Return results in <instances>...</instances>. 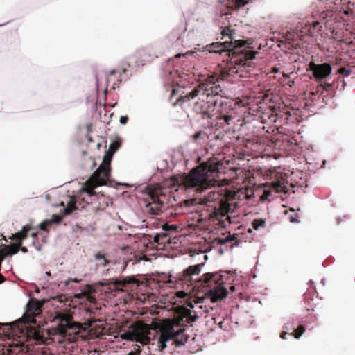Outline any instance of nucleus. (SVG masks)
I'll return each mask as SVG.
<instances>
[{"mask_svg":"<svg viewBox=\"0 0 355 355\" xmlns=\"http://www.w3.org/2000/svg\"><path fill=\"white\" fill-rule=\"evenodd\" d=\"M248 232L249 233H251V232H252V230H251V229H248Z\"/></svg>","mask_w":355,"mask_h":355,"instance_id":"57","label":"nucleus"},{"mask_svg":"<svg viewBox=\"0 0 355 355\" xmlns=\"http://www.w3.org/2000/svg\"><path fill=\"white\" fill-rule=\"evenodd\" d=\"M248 31L250 35L251 34V26L249 25H245V32Z\"/></svg>","mask_w":355,"mask_h":355,"instance_id":"45","label":"nucleus"},{"mask_svg":"<svg viewBox=\"0 0 355 355\" xmlns=\"http://www.w3.org/2000/svg\"><path fill=\"white\" fill-rule=\"evenodd\" d=\"M192 139L194 141H196L198 140L207 141V133L203 132L202 130H199L192 136Z\"/></svg>","mask_w":355,"mask_h":355,"instance_id":"31","label":"nucleus"},{"mask_svg":"<svg viewBox=\"0 0 355 355\" xmlns=\"http://www.w3.org/2000/svg\"><path fill=\"white\" fill-rule=\"evenodd\" d=\"M184 331V328L178 325V322L164 321L157 343L159 349L163 351L167 347L168 342H171V345L177 347L184 345L188 340Z\"/></svg>","mask_w":355,"mask_h":355,"instance_id":"6","label":"nucleus"},{"mask_svg":"<svg viewBox=\"0 0 355 355\" xmlns=\"http://www.w3.org/2000/svg\"><path fill=\"white\" fill-rule=\"evenodd\" d=\"M244 46V40H235V43L231 41H225L223 42H213L207 45L205 49L209 53H218L221 54L223 52H227L229 60L227 63L232 65H241L244 67L243 62L244 60V50L241 48Z\"/></svg>","mask_w":355,"mask_h":355,"instance_id":"7","label":"nucleus"},{"mask_svg":"<svg viewBox=\"0 0 355 355\" xmlns=\"http://www.w3.org/2000/svg\"><path fill=\"white\" fill-rule=\"evenodd\" d=\"M237 234L227 235L224 237H219L214 239V242L217 245H226V248L229 247L232 249L234 245H238L239 240L237 239Z\"/></svg>","mask_w":355,"mask_h":355,"instance_id":"21","label":"nucleus"},{"mask_svg":"<svg viewBox=\"0 0 355 355\" xmlns=\"http://www.w3.org/2000/svg\"><path fill=\"white\" fill-rule=\"evenodd\" d=\"M236 68H219L218 72H214L208 78V83L200 84L195 87L191 92L186 95H181L178 97L177 101L174 103H182L200 96L202 101H207V103L210 102L208 98L211 96L221 95L223 89L220 85H216L217 82L221 80H229L230 72H234Z\"/></svg>","mask_w":355,"mask_h":355,"instance_id":"3","label":"nucleus"},{"mask_svg":"<svg viewBox=\"0 0 355 355\" xmlns=\"http://www.w3.org/2000/svg\"><path fill=\"white\" fill-rule=\"evenodd\" d=\"M230 164V160L211 157L193 168L188 175L172 178L174 184H182L186 188H196L200 193L213 187L206 199L207 217L223 228H225L227 223H231L230 214L239 206L240 193H243L242 189L232 191L215 187L220 181H227L233 176L234 167Z\"/></svg>","mask_w":355,"mask_h":355,"instance_id":"1","label":"nucleus"},{"mask_svg":"<svg viewBox=\"0 0 355 355\" xmlns=\"http://www.w3.org/2000/svg\"><path fill=\"white\" fill-rule=\"evenodd\" d=\"M83 189L91 196H94L96 198L93 204V209L95 210H104L106 207H108V205L110 202V200L106 197L105 196L101 195H95L94 192V189L91 191H87L86 189L85 183L84 184Z\"/></svg>","mask_w":355,"mask_h":355,"instance_id":"20","label":"nucleus"},{"mask_svg":"<svg viewBox=\"0 0 355 355\" xmlns=\"http://www.w3.org/2000/svg\"><path fill=\"white\" fill-rule=\"evenodd\" d=\"M19 250H21L24 253L27 252V251H28L27 248L26 247L22 246V245H21V248H19Z\"/></svg>","mask_w":355,"mask_h":355,"instance_id":"46","label":"nucleus"},{"mask_svg":"<svg viewBox=\"0 0 355 355\" xmlns=\"http://www.w3.org/2000/svg\"><path fill=\"white\" fill-rule=\"evenodd\" d=\"M175 89H173V95L175 94Z\"/></svg>","mask_w":355,"mask_h":355,"instance_id":"59","label":"nucleus"},{"mask_svg":"<svg viewBox=\"0 0 355 355\" xmlns=\"http://www.w3.org/2000/svg\"><path fill=\"white\" fill-rule=\"evenodd\" d=\"M208 311H208V309H207L206 307H205V310H203V312H204V313H208Z\"/></svg>","mask_w":355,"mask_h":355,"instance_id":"54","label":"nucleus"},{"mask_svg":"<svg viewBox=\"0 0 355 355\" xmlns=\"http://www.w3.org/2000/svg\"><path fill=\"white\" fill-rule=\"evenodd\" d=\"M94 259L98 261L96 264L98 267H106L111 261L106 258V255L101 252H98L94 256Z\"/></svg>","mask_w":355,"mask_h":355,"instance_id":"26","label":"nucleus"},{"mask_svg":"<svg viewBox=\"0 0 355 355\" xmlns=\"http://www.w3.org/2000/svg\"><path fill=\"white\" fill-rule=\"evenodd\" d=\"M270 188L276 193H285L288 191V189L285 186L284 183L280 180H277L271 183Z\"/></svg>","mask_w":355,"mask_h":355,"instance_id":"27","label":"nucleus"},{"mask_svg":"<svg viewBox=\"0 0 355 355\" xmlns=\"http://www.w3.org/2000/svg\"><path fill=\"white\" fill-rule=\"evenodd\" d=\"M337 74H340L344 77L353 75L352 78H354L355 76V71H353L351 68H339L336 73V75Z\"/></svg>","mask_w":355,"mask_h":355,"instance_id":"30","label":"nucleus"},{"mask_svg":"<svg viewBox=\"0 0 355 355\" xmlns=\"http://www.w3.org/2000/svg\"><path fill=\"white\" fill-rule=\"evenodd\" d=\"M160 192L159 189L150 190L148 192L149 198L152 201L146 205V207L148 212L152 215H158L163 207L164 204L159 197Z\"/></svg>","mask_w":355,"mask_h":355,"instance_id":"16","label":"nucleus"},{"mask_svg":"<svg viewBox=\"0 0 355 355\" xmlns=\"http://www.w3.org/2000/svg\"><path fill=\"white\" fill-rule=\"evenodd\" d=\"M274 40H268L265 43L255 41L252 37L245 38V67H251L248 65L247 62L257 65L259 64L257 60L263 58L264 52L274 45Z\"/></svg>","mask_w":355,"mask_h":355,"instance_id":"9","label":"nucleus"},{"mask_svg":"<svg viewBox=\"0 0 355 355\" xmlns=\"http://www.w3.org/2000/svg\"><path fill=\"white\" fill-rule=\"evenodd\" d=\"M73 282H79V280H78L77 279H74L73 280Z\"/></svg>","mask_w":355,"mask_h":355,"instance_id":"56","label":"nucleus"},{"mask_svg":"<svg viewBox=\"0 0 355 355\" xmlns=\"http://www.w3.org/2000/svg\"><path fill=\"white\" fill-rule=\"evenodd\" d=\"M131 331H125L121 334V338L123 340L139 342L143 345L148 344L150 341L151 328L149 324H145L141 321L136 322L132 324Z\"/></svg>","mask_w":355,"mask_h":355,"instance_id":"11","label":"nucleus"},{"mask_svg":"<svg viewBox=\"0 0 355 355\" xmlns=\"http://www.w3.org/2000/svg\"><path fill=\"white\" fill-rule=\"evenodd\" d=\"M192 311L184 306H180L178 308L176 315L173 319H167L164 321H172L177 322L178 325L183 326L184 322H193L198 318L196 315H192Z\"/></svg>","mask_w":355,"mask_h":355,"instance_id":"17","label":"nucleus"},{"mask_svg":"<svg viewBox=\"0 0 355 355\" xmlns=\"http://www.w3.org/2000/svg\"><path fill=\"white\" fill-rule=\"evenodd\" d=\"M249 142H250V141L248 139H245V148L248 147V144Z\"/></svg>","mask_w":355,"mask_h":355,"instance_id":"50","label":"nucleus"},{"mask_svg":"<svg viewBox=\"0 0 355 355\" xmlns=\"http://www.w3.org/2000/svg\"><path fill=\"white\" fill-rule=\"evenodd\" d=\"M312 71V74L318 83L324 80V83L322 84L324 88V92H331L335 89L338 87V78H334L331 83H329V80L331 79V73L332 68H309Z\"/></svg>","mask_w":355,"mask_h":355,"instance_id":"12","label":"nucleus"},{"mask_svg":"<svg viewBox=\"0 0 355 355\" xmlns=\"http://www.w3.org/2000/svg\"><path fill=\"white\" fill-rule=\"evenodd\" d=\"M75 209H76V203L71 200L67 207L64 209V214L69 215L71 214Z\"/></svg>","mask_w":355,"mask_h":355,"instance_id":"34","label":"nucleus"},{"mask_svg":"<svg viewBox=\"0 0 355 355\" xmlns=\"http://www.w3.org/2000/svg\"><path fill=\"white\" fill-rule=\"evenodd\" d=\"M136 282L137 281L135 278L127 277L121 280H116L114 284L117 289L123 291L124 289H128L129 284Z\"/></svg>","mask_w":355,"mask_h":355,"instance_id":"25","label":"nucleus"},{"mask_svg":"<svg viewBox=\"0 0 355 355\" xmlns=\"http://www.w3.org/2000/svg\"><path fill=\"white\" fill-rule=\"evenodd\" d=\"M51 224V222L49 220H44L40 224V229L44 231H48L47 227Z\"/></svg>","mask_w":355,"mask_h":355,"instance_id":"37","label":"nucleus"},{"mask_svg":"<svg viewBox=\"0 0 355 355\" xmlns=\"http://www.w3.org/2000/svg\"><path fill=\"white\" fill-rule=\"evenodd\" d=\"M80 328V324L71 321L69 317L62 315L55 330L58 334L66 337L72 333L78 332Z\"/></svg>","mask_w":355,"mask_h":355,"instance_id":"15","label":"nucleus"},{"mask_svg":"<svg viewBox=\"0 0 355 355\" xmlns=\"http://www.w3.org/2000/svg\"><path fill=\"white\" fill-rule=\"evenodd\" d=\"M272 71L273 72L276 73V72H277V71H278V69H277V68L273 67V68H272Z\"/></svg>","mask_w":355,"mask_h":355,"instance_id":"49","label":"nucleus"},{"mask_svg":"<svg viewBox=\"0 0 355 355\" xmlns=\"http://www.w3.org/2000/svg\"><path fill=\"white\" fill-rule=\"evenodd\" d=\"M180 56H182L181 54H178L175 55V58H180ZM182 56H184V55H182Z\"/></svg>","mask_w":355,"mask_h":355,"instance_id":"53","label":"nucleus"},{"mask_svg":"<svg viewBox=\"0 0 355 355\" xmlns=\"http://www.w3.org/2000/svg\"><path fill=\"white\" fill-rule=\"evenodd\" d=\"M265 220L263 219H255L252 222V227L254 230H258L259 227H263Z\"/></svg>","mask_w":355,"mask_h":355,"instance_id":"35","label":"nucleus"},{"mask_svg":"<svg viewBox=\"0 0 355 355\" xmlns=\"http://www.w3.org/2000/svg\"><path fill=\"white\" fill-rule=\"evenodd\" d=\"M305 331V327L303 325H300L293 333L291 334L295 338H299Z\"/></svg>","mask_w":355,"mask_h":355,"instance_id":"33","label":"nucleus"},{"mask_svg":"<svg viewBox=\"0 0 355 355\" xmlns=\"http://www.w3.org/2000/svg\"><path fill=\"white\" fill-rule=\"evenodd\" d=\"M256 1L257 0H245V5L248 4L249 3H253Z\"/></svg>","mask_w":355,"mask_h":355,"instance_id":"48","label":"nucleus"},{"mask_svg":"<svg viewBox=\"0 0 355 355\" xmlns=\"http://www.w3.org/2000/svg\"><path fill=\"white\" fill-rule=\"evenodd\" d=\"M128 121V117L127 116H122L120 118V123L121 124H126Z\"/></svg>","mask_w":355,"mask_h":355,"instance_id":"42","label":"nucleus"},{"mask_svg":"<svg viewBox=\"0 0 355 355\" xmlns=\"http://www.w3.org/2000/svg\"><path fill=\"white\" fill-rule=\"evenodd\" d=\"M271 196L270 190H264L263 194L260 196V199L263 201L268 199V198Z\"/></svg>","mask_w":355,"mask_h":355,"instance_id":"38","label":"nucleus"},{"mask_svg":"<svg viewBox=\"0 0 355 355\" xmlns=\"http://www.w3.org/2000/svg\"><path fill=\"white\" fill-rule=\"evenodd\" d=\"M245 98H247V101H245V114L248 110L249 116H256L259 113H261L263 114V116L260 115L259 117L261 118L263 121H266L267 116L271 123H276L280 117V113H277L275 111L270 110L269 114L262 112V110L267 102L271 100L268 94L260 92H253L248 96L245 95ZM247 117L248 116L245 115V125L250 123L249 120L247 121Z\"/></svg>","mask_w":355,"mask_h":355,"instance_id":"5","label":"nucleus"},{"mask_svg":"<svg viewBox=\"0 0 355 355\" xmlns=\"http://www.w3.org/2000/svg\"><path fill=\"white\" fill-rule=\"evenodd\" d=\"M233 7L234 8H240L243 6H244V0H234L233 1Z\"/></svg>","mask_w":355,"mask_h":355,"instance_id":"39","label":"nucleus"},{"mask_svg":"<svg viewBox=\"0 0 355 355\" xmlns=\"http://www.w3.org/2000/svg\"><path fill=\"white\" fill-rule=\"evenodd\" d=\"M31 236L33 237V238H36L37 236V232H32L31 234Z\"/></svg>","mask_w":355,"mask_h":355,"instance_id":"47","label":"nucleus"},{"mask_svg":"<svg viewBox=\"0 0 355 355\" xmlns=\"http://www.w3.org/2000/svg\"><path fill=\"white\" fill-rule=\"evenodd\" d=\"M283 76L284 78V83L289 87H292L294 84V80L297 77V72L295 71H291L288 73L283 72Z\"/></svg>","mask_w":355,"mask_h":355,"instance_id":"28","label":"nucleus"},{"mask_svg":"<svg viewBox=\"0 0 355 355\" xmlns=\"http://www.w3.org/2000/svg\"><path fill=\"white\" fill-rule=\"evenodd\" d=\"M23 321L17 322L15 336L17 337L16 345H22L28 338H33L36 343L44 342L45 337L40 329L28 326Z\"/></svg>","mask_w":355,"mask_h":355,"instance_id":"10","label":"nucleus"},{"mask_svg":"<svg viewBox=\"0 0 355 355\" xmlns=\"http://www.w3.org/2000/svg\"><path fill=\"white\" fill-rule=\"evenodd\" d=\"M332 80H333L332 78H331V79H330V80H329V83H331Z\"/></svg>","mask_w":355,"mask_h":355,"instance_id":"60","label":"nucleus"},{"mask_svg":"<svg viewBox=\"0 0 355 355\" xmlns=\"http://www.w3.org/2000/svg\"><path fill=\"white\" fill-rule=\"evenodd\" d=\"M200 114L202 120L207 121V126H205L202 130L207 133V139H209L213 133V122L211 121L212 116L207 110H202Z\"/></svg>","mask_w":355,"mask_h":355,"instance_id":"23","label":"nucleus"},{"mask_svg":"<svg viewBox=\"0 0 355 355\" xmlns=\"http://www.w3.org/2000/svg\"><path fill=\"white\" fill-rule=\"evenodd\" d=\"M125 68H115L107 76V86L112 89L119 87L122 81V76L125 73Z\"/></svg>","mask_w":355,"mask_h":355,"instance_id":"18","label":"nucleus"},{"mask_svg":"<svg viewBox=\"0 0 355 355\" xmlns=\"http://www.w3.org/2000/svg\"><path fill=\"white\" fill-rule=\"evenodd\" d=\"M44 304V301L31 299L27 304V310L24 317V320L22 321L27 324H35L36 320L35 318L41 314Z\"/></svg>","mask_w":355,"mask_h":355,"instance_id":"14","label":"nucleus"},{"mask_svg":"<svg viewBox=\"0 0 355 355\" xmlns=\"http://www.w3.org/2000/svg\"><path fill=\"white\" fill-rule=\"evenodd\" d=\"M309 67H331V66L329 63H322V64H314L313 62H311L309 64Z\"/></svg>","mask_w":355,"mask_h":355,"instance_id":"41","label":"nucleus"},{"mask_svg":"<svg viewBox=\"0 0 355 355\" xmlns=\"http://www.w3.org/2000/svg\"><path fill=\"white\" fill-rule=\"evenodd\" d=\"M324 94V88L322 87V84L320 83L318 85L315 87H313L311 89L309 94L311 96H322Z\"/></svg>","mask_w":355,"mask_h":355,"instance_id":"29","label":"nucleus"},{"mask_svg":"<svg viewBox=\"0 0 355 355\" xmlns=\"http://www.w3.org/2000/svg\"><path fill=\"white\" fill-rule=\"evenodd\" d=\"M325 97H326V96H323V97H322V101H325V100H324V98H325Z\"/></svg>","mask_w":355,"mask_h":355,"instance_id":"58","label":"nucleus"},{"mask_svg":"<svg viewBox=\"0 0 355 355\" xmlns=\"http://www.w3.org/2000/svg\"><path fill=\"white\" fill-rule=\"evenodd\" d=\"M250 171L245 170V199H250L254 194V187L257 185L254 180L250 178ZM253 179L254 178L253 177Z\"/></svg>","mask_w":355,"mask_h":355,"instance_id":"22","label":"nucleus"},{"mask_svg":"<svg viewBox=\"0 0 355 355\" xmlns=\"http://www.w3.org/2000/svg\"><path fill=\"white\" fill-rule=\"evenodd\" d=\"M331 15V12L326 10H316L313 12L311 16L306 17L299 22L293 29L287 31L283 40H277L278 46L284 51L286 53H289V60L291 62H302L304 57L299 55L297 49L304 48L306 42L305 38L307 37H315L320 33L322 28L321 23L327 19Z\"/></svg>","mask_w":355,"mask_h":355,"instance_id":"2","label":"nucleus"},{"mask_svg":"<svg viewBox=\"0 0 355 355\" xmlns=\"http://www.w3.org/2000/svg\"><path fill=\"white\" fill-rule=\"evenodd\" d=\"M200 270L201 266L200 264L191 266L179 274L178 279L188 286L193 285L192 276L198 275Z\"/></svg>","mask_w":355,"mask_h":355,"instance_id":"19","label":"nucleus"},{"mask_svg":"<svg viewBox=\"0 0 355 355\" xmlns=\"http://www.w3.org/2000/svg\"><path fill=\"white\" fill-rule=\"evenodd\" d=\"M219 118L224 120L227 125L230 124V121L232 119V117L230 115H221Z\"/></svg>","mask_w":355,"mask_h":355,"instance_id":"40","label":"nucleus"},{"mask_svg":"<svg viewBox=\"0 0 355 355\" xmlns=\"http://www.w3.org/2000/svg\"><path fill=\"white\" fill-rule=\"evenodd\" d=\"M252 121H256L258 122V120L255 119H252Z\"/></svg>","mask_w":355,"mask_h":355,"instance_id":"61","label":"nucleus"},{"mask_svg":"<svg viewBox=\"0 0 355 355\" xmlns=\"http://www.w3.org/2000/svg\"><path fill=\"white\" fill-rule=\"evenodd\" d=\"M180 69H183V68H180ZM182 70H175L173 72L170 71V74L172 76L173 82H175L177 85H182V87H184L185 85L184 83V81L187 80V77L189 76L188 74H184L182 72Z\"/></svg>","mask_w":355,"mask_h":355,"instance_id":"24","label":"nucleus"},{"mask_svg":"<svg viewBox=\"0 0 355 355\" xmlns=\"http://www.w3.org/2000/svg\"><path fill=\"white\" fill-rule=\"evenodd\" d=\"M343 85L342 86V88L343 89L345 87V85H346L345 81L344 80H343Z\"/></svg>","mask_w":355,"mask_h":355,"instance_id":"52","label":"nucleus"},{"mask_svg":"<svg viewBox=\"0 0 355 355\" xmlns=\"http://www.w3.org/2000/svg\"><path fill=\"white\" fill-rule=\"evenodd\" d=\"M203 287H212L205 293V297H209L211 302H217L225 298L227 295V289L222 285V276L217 272L204 274L198 282Z\"/></svg>","mask_w":355,"mask_h":355,"instance_id":"8","label":"nucleus"},{"mask_svg":"<svg viewBox=\"0 0 355 355\" xmlns=\"http://www.w3.org/2000/svg\"><path fill=\"white\" fill-rule=\"evenodd\" d=\"M46 275H48V276H51V272H46Z\"/></svg>","mask_w":355,"mask_h":355,"instance_id":"55","label":"nucleus"},{"mask_svg":"<svg viewBox=\"0 0 355 355\" xmlns=\"http://www.w3.org/2000/svg\"><path fill=\"white\" fill-rule=\"evenodd\" d=\"M127 355H138V354H136L135 352H130V353H129L128 354H127Z\"/></svg>","mask_w":355,"mask_h":355,"instance_id":"51","label":"nucleus"},{"mask_svg":"<svg viewBox=\"0 0 355 355\" xmlns=\"http://www.w3.org/2000/svg\"><path fill=\"white\" fill-rule=\"evenodd\" d=\"M32 229L29 225H24L20 232L12 235V239L18 241L17 243L6 245L3 250V254L0 257L4 258L6 256L17 254L21 245L23 240L27 238L28 232Z\"/></svg>","mask_w":355,"mask_h":355,"instance_id":"13","label":"nucleus"},{"mask_svg":"<svg viewBox=\"0 0 355 355\" xmlns=\"http://www.w3.org/2000/svg\"><path fill=\"white\" fill-rule=\"evenodd\" d=\"M286 335H287V333H286V331H283V332H282V333H281V334H280V338H281L282 339H286Z\"/></svg>","mask_w":355,"mask_h":355,"instance_id":"44","label":"nucleus"},{"mask_svg":"<svg viewBox=\"0 0 355 355\" xmlns=\"http://www.w3.org/2000/svg\"><path fill=\"white\" fill-rule=\"evenodd\" d=\"M289 220L291 223H296L298 222V215L295 214L294 216H291L289 218Z\"/></svg>","mask_w":355,"mask_h":355,"instance_id":"43","label":"nucleus"},{"mask_svg":"<svg viewBox=\"0 0 355 355\" xmlns=\"http://www.w3.org/2000/svg\"><path fill=\"white\" fill-rule=\"evenodd\" d=\"M168 235L165 233L161 234H157L154 237V241L156 243H158L159 244H163L166 242V241H168Z\"/></svg>","mask_w":355,"mask_h":355,"instance_id":"32","label":"nucleus"},{"mask_svg":"<svg viewBox=\"0 0 355 355\" xmlns=\"http://www.w3.org/2000/svg\"><path fill=\"white\" fill-rule=\"evenodd\" d=\"M221 34L223 36H228L229 38L230 39V41L232 42V30L230 28H223V31H221Z\"/></svg>","mask_w":355,"mask_h":355,"instance_id":"36","label":"nucleus"},{"mask_svg":"<svg viewBox=\"0 0 355 355\" xmlns=\"http://www.w3.org/2000/svg\"><path fill=\"white\" fill-rule=\"evenodd\" d=\"M120 146L119 141H114L110 144L109 151L103 157V162L98 169L85 182V186L87 191H91L98 186L106 185L110 180L111 173V161L113 154Z\"/></svg>","mask_w":355,"mask_h":355,"instance_id":"4","label":"nucleus"}]
</instances>
